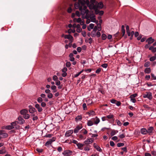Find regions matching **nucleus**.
Returning <instances> with one entry per match:
<instances>
[{
    "label": "nucleus",
    "instance_id": "nucleus-1",
    "mask_svg": "<svg viewBox=\"0 0 156 156\" xmlns=\"http://www.w3.org/2000/svg\"><path fill=\"white\" fill-rule=\"evenodd\" d=\"M81 14L83 16V18H89V11L87 9V7L84 5L81 8Z\"/></svg>",
    "mask_w": 156,
    "mask_h": 156
},
{
    "label": "nucleus",
    "instance_id": "nucleus-2",
    "mask_svg": "<svg viewBox=\"0 0 156 156\" xmlns=\"http://www.w3.org/2000/svg\"><path fill=\"white\" fill-rule=\"evenodd\" d=\"M87 3H88L89 2L88 0H86ZM86 2L84 0H78L77 3H76L74 5L75 8L76 9H79V10H81V8L83 7V5L86 3Z\"/></svg>",
    "mask_w": 156,
    "mask_h": 156
},
{
    "label": "nucleus",
    "instance_id": "nucleus-3",
    "mask_svg": "<svg viewBox=\"0 0 156 156\" xmlns=\"http://www.w3.org/2000/svg\"><path fill=\"white\" fill-rule=\"evenodd\" d=\"M90 9H101L103 7V4L102 2H100L99 3L97 2L95 4H91L89 6Z\"/></svg>",
    "mask_w": 156,
    "mask_h": 156
},
{
    "label": "nucleus",
    "instance_id": "nucleus-4",
    "mask_svg": "<svg viewBox=\"0 0 156 156\" xmlns=\"http://www.w3.org/2000/svg\"><path fill=\"white\" fill-rule=\"evenodd\" d=\"M55 140L56 138L55 137H53L52 138L50 139L45 143V146L48 147L53 142L55 141Z\"/></svg>",
    "mask_w": 156,
    "mask_h": 156
},
{
    "label": "nucleus",
    "instance_id": "nucleus-5",
    "mask_svg": "<svg viewBox=\"0 0 156 156\" xmlns=\"http://www.w3.org/2000/svg\"><path fill=\"white\" fill-rule=\"evenodd\" d=\"M144 98H147L151 100L152 98V94L150 92H147L143 94Z\"/></svg>",
    "mask_w": 156,
    "mask_h": 156
},
{
    "label": "nucleus",
    "instance_id": "nucleus-6",
    "mask_svg": "<svg viewBox=\"0 0 156 156\" xmlns=\"http://www.w3.org/2000/svg\"><path fill=\"white\" fill-rule=\"evenodd\" d=\"M73 152L69 150L65 151L62 154L65 156H69L72 154Z\"/></svg>",
    "mask_w": 156,
    "mask_h": 156
},
{
    "label": "nucleus",
    "instance_id": "nucleus-7",
    "mask_svg": "<svg viewBox=\"0 0 156 156\" xmlns=\"http://www.w3.org/2000/svg\"><path fill=\"white\" fill-rule=\"evenodd\" d=\"M94 142V139L93 138H90L87 139L84 141V144L87 145L91 144Z\"/></svg>",
    "mask_w": 156,
    "mask_h": 156
},
{
    "label": "nucleus",
    "instance_id": "nucleus-8",
    "mask_svg": "<svg viewBox=\"0 0 156 156\" xmlns=\"http://www.w3.org/2000/svg\"><path fill=\"white\" fill-rule=\"evenodd\" d=\"M83 128V126L81 124H80L77 126L74 129V133H78L80 129Z\"/></svg>",
    "mask_w": 156,
    "mask_h": 156
},
{
    "label": "nucleus",
    "instance_id": "nucleus-9",
    "mask_svg": "<svg viewBox=\"0 0 156 156\" xmlns=\"http://www.w3.org/2000/svg\"><path fill=\"white\" fill-rule=\"evenodd\" d=\"M73 133V130H69L67 131L65 134V136L66 137H69L71 136V134Z\"/></svg>",
    "mask_w": 156,
    "mask_h": 156
},
{
    "label": "nucleus",
    "instance_id": "nucleus-10",
    "mask_svg": "<svg viewBox=\"0 0 156 156\" xmlns=\"http://www.w3.org/2000/svg\"><path fill=\"white\" fill-rule=\"evenodd\" d=\"M154 131V128L152 126H151L148 128L147 130V133L149 135H152Z\"/></svg>",
    "mask_w": 156,
    "mask_h": 156
},
{
    "label": "nucleus",
    "instance_id": "nucleus-11",
    "mask_svg": "<svg viewBox=\"0 0 156 156\" xmlns=\"http://www.w3.org/2000/svg\"><path fill=\"white\" fill-rule=\"evenodd\" d=\"M18 122H17L18 123H19L20 124H22L25 122L24 120L21 116H19L18 117Z\"/></svg>",
    "mask_w": 156,
    "mask_h": 156
},
{
    "label": "nucleus",
    "instance_id": "nucleus-12",
    "mask_svg": "<svg viewBox=\"0 0 156 156\" xmlns=\"http://www.w3.org/2000/svg\"><path fill=\"white\" fill-rule=\"evenodd\" d=\"M64 38L65 39H68L71 42H72L73 40V37L70 34L66 35L64 36Z\"/></svg>",
    "mask_w": 156,
    "mask_h": 156
},
{
    "label": "nucleus",
    "instance_id": "nucleus-13",
    "mask_svg": "<svg viewBox=\"0 0 156 156\" xmlns=\"http://www.w3.org/2000/svg\"><path fill=\"white\" fill-rule=\"evenodd\" d=\"M89 18L91 22L94 23L96 22V20L95 18V16L93 14H91L90 15H89Z\"/></svg>",
    "mask_w": 156,
    "mask_h": 156
},
{
    "label": "nucleus",
    "instance_id": "nucleus-14",
    "mask_svg": "<svg viewBox=\"0 0 156 156\" xmlns=\"http://www.w3.org/2000/svg\"><path fill=\"white\" fill-rule=\"evenodd\" d=\"M29 112L31 113H34L36 111L35 109L31 105L29 106Z\"/></svg>",
    "mask_w": 156,
    "mask_h": 156
},
{
    "label": "nucleus",
    "instance_id": "nucleus-15",
    "mask_svg": "<svg viewBox=\"0 0 156 156\" xmlns=\"http://www.w3.org/2000/svg\"><path fill=\"white\" fill-rule=\"evenodd\" d=\"M35 107L37 109L39 112H41L43 111V109L38 104H36L35 105Z\"/></svg>",
    "mask_w": 156,
    "mask_h": 156
},
{
    "label": "nucleus",
    "instance_id": "nucleus-16",
    "mask_svg": "<svg viewBox=\"0 0 156 156\" xmlns=\"http://www.w3.org/2000/svg\"><path fill=\"white\" fill-rule=\"evenodd\" d=\"M154 41V39H153L151 37H150L148 38L146 41L148 44H150L153 43Z\"/></svg>",
    "mask_w": 156,
    "mask_h": 156
},
{
    "label": "nucleus",
    "instance_id": "nucleus-17",
    "mask_svg": "<svg viewBox=\"0 0 156 156\" xmlns=\"http://www.w3.org/2000/svg\"><path fill=\"white\" fill-rule=\"evenodd\" d=\"M94 147L98 151L101 152L102 150L101 148L98 145H97L95 143L94 144Z\"/></svg>",
    "mask_w": 156,
    "mask_h": 156
},
{
    "label": "nucleus",
    "instance_id": "nucleus-18",
    "mask_svg": "<svg viewBox=\"0 0 156 156\" xmlns=\"http://www.w3.org/2000/svg\"><path fill=\"white\" fill-rule=\"evenodd\" d=\"M87 114L89 115V116H93L95 115V112L93 110H91L87 112Z\"/></svg>",
    "mask_w": 156,
    "mask_h": 156
},
{
    "label": "nucleus",
    "instance_id": "nucleus-19",
    "mask_svg": "<svg viewBox=\"0 0 156 156\" xmlns=\"http://www.w3.org/2000/svg\"><path fill=\"white\" fill-rule=\"evenodd\" d=\"M84 144L79 143L77 144V148L78 149L81 150L83 149V147L84 146Z\"/></svg>",
    "mask_w": 156,
    "mask_h": 156
},
{
    "label": "nucleus",
    "instance_id": "nucleus-20",
    "mask_svg": "<svg viewBox=\"0 0 156 156\" xmlns=\"http://www.w3.org/2000/svg\"><path fill=\"white\" fill-rule=\"evenodd\" d=\"M76 31L77 32L80 33L82 31V29L81 28L79 24H77L76 26Z\"/></svg>",
    "mask_w": 156,
    "mask_h": 156
},
{
    "label": "nucleus",
    "instance_id": "nucleus-21",
    "mask_svg": "<svg viewBox=\"0 0 156 156\" xmlns=\"http://www.w3.org/2000/svg\"><path fill=\"white\" fill-rule=\"evenodd\" d=\"M140 132L143 134H146L147 133V130L145 128H142L140 130Z\"/></svg>",
    "mask_w": 156,
    "mask_h": 156
},
{
    "label": "nucleus",
    "instance_id": "nucleus-22",
    "mask_svg": "<svg viewBox=\"0 0 156 156\" xmlns=\"http://www.w3.org/2000/svg\"><path fill=\"white\" fill-rule=\"evenodd\" d=\"M94 123L95 124H98L100 122V120L97 117H96L94 119Z\"/></svg>",
    "mask_w": 156,
    "mask_h": 156
},
{
    "label": "nucleus",
    "instance_id": "nucleus-23",
    "mask_svg": "<svg viewBox=\"0 0 156 156\" xmlns=\"http://www.w3.org/2000/svg\"><path fill=\"white\" fill-rule=\"evenodd\" d=\"M28 112V111L26 109H23L20 111V113L21 115H23L27 113Z\"/></svg>",
    "mask_w": 156,
    "mask_h": 156
},
{
    "label": "nucleus",
    "instance_id": "nucleus-24",
    "mask_svg": "<svg viewBox=\"0 0 156 156\" xmlns=\"http://www.w3.org/2000/svg\"><path fill=\"white\" fill-rule=\"evenodd\" d=\"M73 53H71L69 55V60L71 61H74V58L73 57Z\"/></svg>",
    "mask_w": 156,
    "mask_h": 156
},
{
    "label": "nucleus",
    "instance_id": "nucleus-25",
    "mask_svg": "<svg viewBox=\"0 0 156 156\" xmlns=\"http://www.w3.org/2000/svg\"><path fill=\"white\" fill-rule=\"evenodd\" d=\"M149 50H151L153 53L156 52V47L154 48L153 46H151L149 48Z\"/></svg>",
    "mask_w": 156,
    "mask_h": 156
},
{
    "label": "nucleus",
    "instance_id": "nucleus-26",
    "mask_svg": "<svg viewBox=\"0 0 156 156\" xmlns=\"http://www.w3.org/2000/svg\"><path fill=\"white\" fill-rule=\"evenodd\" d=\"M106 117H107L108 119H112V120H114L113 119L114 115L112 114H110L106 116Z\"/></svg>",
    "mask_w": 156,
    "mask_h": 156
},
{
    "label": "nucleus",
    "instance_id": "nucleus-27",
    "mask_svg": "<svg viewBox=\"0 0 156 156\" xmlns=\"http://www.w3.org/2000/svg\"><path fill=\"white\" fill-rule=\"evenodd\" d=\"M94 26V24L93 23H90L89 25V27H87L88 30L89 31H90L91 29L93 28Z\"/></svg>",
    "mask_w": 156,
    "mask_h": 156
},
{
    "label": "nucleus",
    "instance_id": "nucleus-28",
    "mask_svg": "<svg viewBox=\"0 0 156 156\" xmlns=\"http://www.w3.org/2000/svg\"><path fill=\"white\" fill-rule=\"evenodd\" d=\"M56 88V87L55 85H53L51 87V88L53 90V92L55 93L57 92Z\"/></svg>",
    "mask_w": 156,
    "mask_h": 156
},
{
    "label": "nucleus",
    "instance_id": "nucleus-29",
    "mask_svg": "<svg viewBox=\"0 0 156 156\" xmlns=\"http://www.w3.org/2000/svg\"><path fill=\"white\" fill-rule=\"evenodd\" d=\"M82 119V117L81 115H78L75 118V120L77 122L81 120Z\"/></svg>",
    "mask_w": 156,
    "mask_h": 156
},
{
    "label": "nucleus",
    "instance_id": "nucleus-30",
    "mask_svg": "<svg viewBox=\"0 0 156 156\" xmlns=\"http://www.w3.org/2000/svg\"><path fill=\"white\" fill-rule=\"evenodd\" d=\"M17 123H18L17 122L15 121L11 123V125L12 126L14 127V128H15L16 129H17V128L16 127V126L15 127V126H16Z\"/></svg>",
    "mask_w": 156,
    "mask_h": 156
},
{
    "label": "nucleus",
    "instance_id": "nucleus-31",
    "mask_svg": "<svg viewBox=\"0 0 156 156\" xmlns=\"http://www.w3.org/2000/svg\"><path fill=\"white\" fill-rule=\"evenodd\" d=\"M151 72V69L150 68H146L144 70V72L146 73H149Z\"/></svg>",
    "mask_w": 156,
    "mask_h": 156
},
{
    "label": "nucleus",
    "instance_id": "nucleus-32",
    "mask_svg": "<svg viewBox=\"0 0 156 156\" xmlns=\"http://www.w3.org/2000/svg\"><path fill=\"white\" fill-rule=\"evenodd\" d=\"M81 133L83 134H86L87 133V131L85 129H83L81 131Z\"/></svg>",
    "mask_w": 156,
    "mask_h": 156
},
{
    "label": "nucleus",
    "instance_id": "nucleus-33",
    "mask_svg": "<svg viewBox=\"0 0 156 156\" xmlns=\"http://www.w3.org/2000/svg\"><path fill=\"white\" fill-rule=\"evenodd\" d=\"M6 152V151L5 149V148L3 147L2 149L0 150V154H5Z\"/></svg>",
    "mask_w": 156,
    "mask_h": 156
},
{
    "label": "nucleus",
    "instance_id": "nucleus-34",
    "mask_svg": "<svg viewBox=\"0 0 156 156\" xmlns=\"http://www.w3.org/2000/svg\"><path fill=\"white\" fill-rule=\"evenodd\" d=\"M14 128V127L12 126L11 125H8L6 126L5 127V129H11Z\"/></svg>",
    "mask_w": 156,
    "mask_h": 156
},
{
    "label": "nucleus",
    "instance_id": "nucleus-35",
    "mask_svg": "<svg viewBox=\"0 0 156 156\" xmlns=\"http://www.w3.org/2000/svg\"><path fill=\"white\" fill-rule=\"evenodd\" d=\"M78 137L80 140H84L86 138V137H84L81 134H80L78 135Z\"/></svg>",
    "mask_w": 156,
    "mask_h": 156
},
{
    "label": "nucleus",
    "instance_id": "nucleus-36",
    "mask_svg": "<svg viewBox=\"0 0 156 156\" xmlns=\"http://www.w3.org/2000/svg\"><path fill=\"white\" fill-rule=\"evenodd\" d=\"M87 105H90L91 104H92L93 102H92V99H88L87 100Z\"/></svg>",
    "mask_w": 156,
    "mask_h": 156
},
{
    "label": "nucleus",
    "instance_id": "nucleus-37",
    "mask_svg": "<svg viewBox=\"0 0 156 156\" xmlns=\"http://www.w3.org/2000/svg\"><path fill=\"white\" fill-rule=\"evenodd\" d=\"M93 123L91 120H88L87 122V125L89 126H90L93 125Z\"/></svg>",
    "mask_w": 156,
    "mask_h": 156
},
{
    "label": "nucleus",
    "instance_id": "nucleus-38",
    "mask_svg": "<svg viewBox=\"0 0 156 156\" xmlns=\"http://www.w3.org/2000/svg\"><path fill=\"white\" fill-rule=\"evenodd\" d=\"M118 131L115 130H112L111 133V136H113L115 135Z\"/></svg>",
    "mask_w": 156,
    "mask_h": 156
},
{
    "label": "nucleus",
    "instance_id": "nucleus-39",
    "mask_svg": "<svg viewBox=\"0 0 156 156\" xmlns=\"http://www.w3.org/2000/svg\"><path fill=\"white\" fill-rule=\"evenodd\" d=\"M75 29H69L68 30V33H69V34H70L71 33H75Z\"/></svg>",
    "mask_w": 156,
    "mask_h": 156
},
{
    "label": "nucleus",
    "instance_id": "nucleus-40",
    "mask_svg": "<svg viewBox=\"0 0 156 156\" xmlns=\"http://www.w3.org/2000/svg\"><path fill=\"white\" fill-rule=\"evenodd\" d=\"M74 21H76L77 23H79L81 21V19L80 18H79L78 19H77L76 18H74L73 20Z\"/></svg>",
    "mask_w": 156,
    "mask_h": 156
},
{
    "label": "nucleus",
    "instance_id": "nucleus-41",
    "mask_svg": "<svg viewBox=\"0 0 156 156\" xmlns=\"http://www.w3.org/2000/svg\"><path fill=\"white\" fill-rule=\"evenodd\" d=\"M30 115L26 113L23 115V117L25 119H28L30 118Z\"/></svg>",
    "mask_w": 156,
    "mask_h": 156
},
{
    "label": "nucleus",
    "instance_id": "nucleus-42",
    "mask_svg": "<svg viewBox=\"0 0 156 156\" xmlns=\"http://www.w3.org/2000/svg\"><path fill=\"white\" fill-rule=\"evenodd\" d=\"M124 144L123 143H118L117 144V146L118 147L123 146L124 145Z\"/></svg>",
    "mask_w": 156,
    "mask_h": 156
},
{
    "label": "nucleus",
    "instance_id": "nucleus-43",
    "mask_svg": "<svg viewBox=\"0 0 156 156\" xmlns=\"http://www.w3.org/2000/svg\"><path fill=\"white\" fill-rule=\"evenodd\" d=\"M101 37L102 40H105L106 39L107 36L105 34H103L101 35Z\"/></svg>",
    "mask_w": 156,
    "mask_h": 156
},
{
    "label": "nucleus",
    "instance_id": "nucleus-44",
    "mask_svg": "<svg viewBox=\"0 0 156 156\" xmlns=\"http://www.w3.org/2000/svg\"><path fill=\"white\" fill-rule=\"evenodd\" d=\"M137 96V94H131L130 96V98H134Z\"/></svg>",
    "mask_w": 156,
    "mask_h": 156
},
{
    "label": "nucleus",
    "instance_id": "nucleus-45",
    "mask_svg": "<svg viewBox=\"0 0 156 156\" xmlns=\"http://www.w3.org/2000/svg\"><path fill=\"white\" fill-rule=\"evenodd\" d=\"M97 27H98V28H97V30L98 31H100L101 30V24H98L97 25Z\"/></svg>",
    "mask_w": 156,
    "mask_h": 156
},
{
    "label": "nucleus",
    "instance_id": "nucleus-46",
    "mask_svg": "<svg viewBox=\"0 0 156 156\" xmlns=\"http://www.w3.org/2000/svg\"><path fill=\"white\" fill-rule=\"evenodd\" d=\"M96 33L95 32L92 31L91 33V36L92 37H95L96 36Z\"/></svg>",
    "mask_w": 156,
    "mask_h": 156
},
{
    "label": "nucleus",
    "instance_id": "nucleus-47",
    "mask_svg": "<svg viewBox=\"0 0 156 156\" xmlns=\"http://www.w3.org/2000/svg\"><path fill=\"white\" fill-rule=\"evenodd\" d=\"M150 63L149 62H147L145 63L144 66L145 67H148L150 66Z\"/></svg>",
    "mask_w": 156,
    "mask_h": 156
},
{
    "label": "nucleus",
    "instance_id": "nucleus-48",
    "mask_svg": "<svg viewBox=\"0 0 156 156\" xmlns=\"http://www.w3.org/2000/svg\"><path fill=\"white\" fill-rule=\"evenodd\" d=\"M47 97L49 98H51L53 97V94L52 93H50L48 94Z\"/></svg>",
    "mask_w": 156,
    "mask_h": 156
},
{
    "label": "nucleus",
    "instance_id": "nucleus-49",
    "mask_svg": "<svg viewBox=\"0 0 156 156\" xmlns=\"http://www.w3.org/2000/svg\"><path fill=\"white\" fill-rule=\"evenodd\" d=\"M37 101L39 103H41L42 102L43 99L39 97L37 99Z\"/></svg>",
    "mask_w": 156,
    "mask_h": 156
},
{
    "label": "nucleus",
    "instance_id": "nucleus-50",
    "mask_svg": "<svg viewBox=\"0 0 156 156\" xmlns=\"http://www.w3.org/2000/svg\"><path fill=\"white\" fill-rule=\"evenodd\" d=\"M83 107L84 110H86L87 109V105L86 103H83Z\"/></svg>",
    "mask_w": 156,
    "mask_h": 156
},
{
    "label": "nucleus",
    "instance_id": "nucleus-51",
    "mask_svg": "<svg viewBox=\"0 0 156 156\" xmlns=\"http://www.w3.org/2000/svg\"><path fill=\"white\" fill-rule=\"evenodd\" d=\"M156 58L155 57L153 56L150 58V60L151 61H153L156 59Z\"/></svg>",
    "mask_w": 156,
    "mask_h": 156
},
{
    "label": "nucleus",
    "instance_id": "nucleus-52",
    "mask_svg": "<svg viewBox=\"0 0 156 156\" xmlns=\"http://www.w3.org/2000/svg\"><path fill=\"white\" fill-rule=\"evenodd\" d=\"M66 65L67 67H69L70 66L71 64L69 62H67L66 64Z\"/></svg>",
    "mask_w": 156,
    "mask_h": 156
},
{
    "label": "nucleus",
    "instance_id": "nucleus-53",
    "mask_svg": "<svg viewBox=\"0 0 156 156\" xmlns=\"http://www.w3.org/2000/svg\"><path fill=\"white\" fill-rule=\"evenodd\" d=\"M82 34L84 37H85L86 36V33L85 31H83L82 32Z\"/></svg>",
    "mask_w": 156,
    "mask_h": 156
},
{
    "label": "nucleus",
    "instance_id": "nucleus-54",
    "mask_svg": "<svg viewBox=\"0 0 156 156\" xmlns=\"http://www.w3.org/2000/svg\"><path fill=\"white\" fill-rule=\"evenodd\" d=\"M36 150L37 151H38L39 153L42 152L43 151L42 149L39 148H37Z\"/></svg>",
    "mask_w": 156,
    "mask_h": 156
},
{
    "label": "nucleus",
    "instance_id": "nucleus-55",
    "mask_svg": "<svg viewBox=\"0 0 156 156\" xmlns=\"http://www.w3.org/2000/svg\"><path fill=\"white\" fill-rule=\"evenodd\" d=\"M116 122L117 124L119 126H121V125L122 123L119 120H116Z\"/></svg>",
    "mask_w": 156,
    "mask_h": 156
},
{
    "label": "nucleus",
    "instance_id": "nucleus-56",
    "mask_svg": "<svg viewBox=\"0 0 156 156\" xmlns=\"http://www.w3.org/2000/svg\"><path fill=\"white\" fill-rule=\"evenodd\" d=\"M75 14L78 17H80V12L78 11H76Z\"/></svg>",
    "mask_w": 156,
    "mask_h": 156
},
{
    "label": "nucleus",
    "instance_id": "nucleus-57",
    "mask_svg": "<svg viewBox=\"0 0 156 156\" xmlns=\"http://www.w3.org/2000/svg\"><path fill=\"white\" fill-rule=\"evenodd\" d=\"M101 119L102 121H105V120H108V119H107L106 116L103 117L101 118Z\"/></svg>",
    "mask_w": 156,
    "mask_h": 156
},
{
    "label": "nucleus",
    "instance_id": "nucleus-58",
    "mask_svg": "<svg viewBox=\"0 0 156 156\" xmlns=\"http://www.w3.org/2000/svg\"><path fill=\"white\" fill-rule=\"evenodd\" d=\"M101 66L104 68H106L107 67L108 65L107 64L105 63L102 65Z\"/></svg>",
    "mask_w": 156,
    "mask_h": 156
},
{
    "label": "nucleus",
    "instance_id": "nucleus-59",
    "mask_svg": "<svg viewBox=\"0 0 156 156\" xmlns=\"http://www.w3.org/2000/svg\"><path fill=\"white\" fill-rule=\"evenodd\" d=\"M41 105L42 107H45L46 106V104L44 102H42L41 104Z\"/></svg>",
    "mask_w": 156,
    "mask_h": 156
},
{
    "label": "nucleus",
    "instance_id": "nucleus-60",
    "mask_svg": "<svg viewBox=\"0 0 156 156\" xmlns=\"http://www.w3.org/2000/svg\"><path fill=\"white\" fill-rule=\"evenodd\" d=\"M58 79V78L57 76L55 75L53 76V79L54 81H56Z\"/></svg>",
    "mask_w": 156,
    "mask_h": 156
},
{
    "label": "nucleus",
    "instance_id": "nucleus-61",
    "mask_svg": "<svg viewBox=\"0 0 156 156\" xmlns=\"http://www.w3.org/2000/svg\"><path fill=\"white\" fill-rule=\"evenodd\" d=\"M98 9H94L95 10V12L96 14H99V11Z\"/></svg>",
    "mask_w": 156,
    "mask_h": 156
},
{
    "label": "nucleus",
    "instance_id": "nucleus-62",
    "mask_svg": "<svg viewBox=\"0 0 156 156\" xmlns=\"http://www.w3.org/2000/svg\"><path fill=\"white\" fill-rule=\"evenodd\" d=\"M96 35L98 37H100L101 36L100 33L99 31H98L96 33Z\"/></svg>",
    "mask_w": 156,
    "mask_h": 156
},
{
    "label": "nucleus",
    "instance_id": "nucleus-63",
    "mask_svg": "<svg viewBox=\"0 0 156 156\" xmlns=\"http://www.w3.org/2000/svg\"><path fill=\"white\" fill-rule=\"evenodd\" d=\"M131 98V101L133 103H135L136 101L134 98Z\"/></svg>",
    "mask_w": 156,
    "mask_h": 156
},
{
    "label": "nucleus",
    "instance_id": "nucleus-64",
    "mask_svg": "<svg viewBox=\"0 0 156 156\" xmlns=\"http://www.w3.org/2000/svg\"><path fill=\"white\" fill-rule=\"evenodd\" d=\"M55 84L57 85H59L60 84V82L59 80H57L55 81Z\"/></svg>",
    "mask_w": 156,
    "mask_h": 156
}]
</instances>
